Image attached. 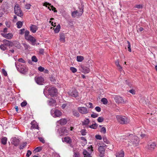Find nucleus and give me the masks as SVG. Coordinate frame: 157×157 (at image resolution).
<instances>
[{"label":"nucleus","instance_id":"obj_1","mask_svg":"<svg viewBox=\"0 0 157 157\" xmlns=\"http://www.w3.org/2000/svg\"><path fill=\"white\" fill-rule=\"evenodd\" d=\"M128 138L129 140V142L130 143V144L129 143L128 144V146L132 145L133 146L136 147L139 144L140 140L137 136L133 135V134H129Z\"/></svg>","mask_w":157,"mask_h":157},{"label":"nucleus","instance_id":"obj_2","mask_svg":"<svg viewBox=\"0 0 157 157\" xmlns=\"http://www.w3.org/2000/svg\"><path fill=\"white\" fill-rule=\"evenodd\" d=\"M15 66L17 70L21 73L25 74L28 71V68L25 64L15 62Z\"/></svg>","mask_w":157,"mask_h":157},{"label":"nucleus","instance_id":"obj_3","mask_svg":"<svg viewBox=\"0 0 157 157\" xmlns=\"http://www.w3.org/2000/svg\"><path fill=\"white\" fill-rule=\"evenodd\" d=\"M29 31L26 30L25 31L24 37L25 39L28 41H29L33 45H35V42L36 40L35 38L30 35L29 34Z\"/></svg>","mask_w":157,"mask_h":157},{"label":"nucleus","instance_id":"obj_4","mask_svg":"<svg viewBox=\"0 0 157 157\" xmlns=\"http://www.w3.org/2000/svg\"><path fill=\"white\" fill-rule=\"evenodd\" d=\"M57 91V90L55 87H52L48 89V94H46L45 90H44V93L47 98H49V95L51 97H54Z\"/></svg>","mask_w":157,"mask_h":157},{"label":"nucleus","instance_id":"obj_5","mask_svg":"<svg viewBox=\"0 0 157 157\" xmlns=\"http://www.w3.org/2000/svg\"><path fill=\"white\" fill-rule=\"evenodd\" d=\"M116 118L118 122L121 124H125L129 122L127 118L125 116L117 115Z\"/></svg>","mask_w":157,"mask_h":157},{"label":"nucleus","instance_id":"obj_6","mask_svg":"<svg viewBox=\"0 0 157 157\" xmlns=\"http://www.w3.org/2000/svg\"><path fill=\"white\" fill-rule=\"evenodd\" d=\"M87 150H84L83 153L84 157H92L91 156V154L93 151V147L92 145L89 146L87 148Z\"/></svg>","mask_w":157,"mask_h":157},{"label":"nucleus","instance_id":"obj_7","mask_svg":"<svg viewBox=\"0 0 157 157\" xmlns=\"http://www.w3.org/2000/svg\"><path fill=\"white\" fill-rule=\"evenodd\" d=\"M83 7L82 6L81 8H79V10H76L73 11L71 13V16L73 17H75L77 16H81L83 13Z\"/></svg>","mask_w":157,"mask_h":157},{"label":"nucleus","instance_id":"obj_8","mask_svg":"<svg viewBox=\"0 0 157 157\" xmlns=\"http://www.w3.org/2000/svg\"><path fill=\"white\" fill-rule=\"evenodd\" d=\"M14 11V13L17 15L21 17L23 16V13H22L21 9L18 4H16L15 5Z\"/></svg>","mask_w":157,"mask_h":157},{"label":"nucleus","instance_id":"obj_9","mask_svg":"<svg viewBox=\"0 0 157 157\" xmlns=\"http://www.w3.org/2000/svg\"><path fill=\"white\" fill-rule=\"evenodd\" d=\"M51 113L52 116L54 117H60L62 115L60 111L58 109H53L51 110Z\"/></svg>","mask_w":157,"mask_h":157},{"label":"nucleus","instance_id":"obj_10","mask_svg":"<svg viewBox=\"0 0 157 157\" xmlns=\"http://www.w3.org/2000/svg\"><path fill=\"white\" fill-rule=\"evenodd\" d=\"M156 144L155 142L149 143L146 147L147 149L149 151H153L155 148Z\"/></svg>","mask_w":157,"mask_h":157},{"label":"nucleus","instance_id":"obj_11","mask_svg":"<svg viewBox=\"0 0 157 157\" xmlns=\"http://www.w3.org/2000/svg\"><path fill=\"white\" fill-rule=\"evenodd\" d=\"M20 140L18 138L12 137L11 139V143L15 146H18L20 143Z\"/></svg>","mask_w":157,"mask_h":157},{"label":"nucleus","instance_id":"obj_12","mask_svg":"<svg viewBox=\"0 0 157 157\" xmlns=\"http://www.w3.org/2000/svg\"><path fill=\"white\" fill-rule=\"evenodd\" d=\"M78 110L80 113L82 114H86L89 113V110L85 107H78Z\"/></svg>","mask_w":157,"mask_h":157},{"label":"nucleus","instance_id":"obj_13","mask_svg":"<svg viewBox=\"0 0 157 157\" xmlns=\"http://www.w3.org/2000/svg\"><path fill=\"white\" fill-rule=\"evenodd\" d=\"M35 80L36 83L40 85H43L44 83V79L41 76L35 78Z\"/></svg>","mask_w":157,"mask_h":157},{"label":"nucleus","instance_id":"obj_14","mask_svg":"<svg viewBox=\"0 0 157 157\" xmlns=\"http://www.w3.org/2000/svg\"><path fill=\"white\" fill-rule=\"evenodd\" d=\"M60 136H62L64 135H67L68 133L67 130L65 127H62L58 130Z\"/></svg>","mask_w":157,"mask_h":157},{"label":"nucleus","instance_id":"obj_15","mask_svg":"<svg viewBox=\"0 0 157 157\" xmlns=\"http://www.w3.org/2000/svg\"><path fill=\"white\" fill-rule=\"evenodd\" d=\"M116 103H125L126 102L121 97L119 96H116L114 97Z\"/></svg>","mask_w":157,"mask_h":157},{"label":"nucleus","instance_id":"obj_16","mask_svg":"<svg viewBox=\"0 0 157 157\" xmlns=\"http://www.w3.org/2000/svg\"><path fill=\"white\" fill-rule=\"evenodd\" d=\"M68 94L69 96L75 98L78 97V91L75 90H73L71 91L68 92Z\"/></svg>","mask_w":157,"mask_h":157},{"label":"nucleus","instance_id":"obj_17","mask_svg":"<svg viewBox=\"0 0 157 157\" xmlns=\"http://www.w3.org/2000/svg\"><path fill=\"white\" fill-rule=\"evenodd\" d=\"M98 151L99 152V155L100 157H102L104 156L105 152V149L103 146H100L98 148Z\"/></svg>","mask_w":157,"mask_h":157},{"label":"nucleus","instance_id":"obj_18","mask_svg":"<svg viewBox=\"0 0 157 157\" xmlns=\"http://www.w3.org/2000/svg\"><path fill=\"white\" fill-rule=\"evenodd\" d=\"M1 34L3 37L9 40L11 39L13 36V35L11 33H1Z\"/></svg>","mask_w":157,"mask_h":157},{"label":"nucleus","instance_id":"obj_19","mask_svg":"<svg viewBox=\"0 0 157 157\" xmlns=\"http://www.w3.org/2000/svg\"><path fill=\"white\" fill-rule=\"evenodd\" d=\"M14 46L17 48L19 49L21 47V44L18 41L15 40L12 41V47Z\"/></svg>","mask_w":157,"mask_h":157},{"label":"nucleus","instance_id":"obj_20","mask_svg":"<svg viewBox=\"0 0 157 157\" xmlns=\"http://www.w3.org/2000/svg\"><path fill=\"white\" fill-rule=\"evenodd\" d=\"M48 105L50 106H53L56 105V102L55 100L51 98L47 101Z\"/></svg>","mask_w":157,"mask_h":157},{"label":"nucleus","instance_id":"obj_21","mask_svg":"<svg viewBox=\"0 0 157 157\" xmlns=\"http://www.w3.org/2000/svg\"><path fill=\"white\" fill-rule=\"evenodd\" d=\"M62 140L63 142H65L67 144H70L71 143L72 141L71 138L68 136L62 138Z\"/></svg>","mask_w":157,"mask_h":157},{"label":"nucleus","instance_id":"obj_22","mask_svg":"<svg viewBox=\"0 0 157 157\" xmlns=\"http://www.w3.org/2000/svg\"><path fill=\"white\" fill-rule=\"evenodd\" d=\"M30 31L33 33H35L38 29V27L36 25L31 24L30 27Z\"/></svg>","mask_w":157,"mask_h":157},{"label":"nucleus","instance_id":"obj_23","mask_svg":"<svg viewBox=\"0 0 157 157\" xmlns=\"http://www.w3.org/2000/svg\"><path fill=\"white\" fill-rule=\"evenodd\" d=\"M32 126L31 129H39V127L38 126V124L34 121H33L31 123Z\"/></svg>","mask_w":157,"mask_h":157},{"label":"nucleus","instance_id":"obj_24","mask_svg":"<svg viewBox=\"0 0 157 157\" xmlns=\"http://www.w3.org/2000/svg\"><path fill=\"white\" fill-rule=\"evenodd\" d=\"M90 122V120L88 118H85L82 122V125L88 127V125Z\"/></svg>","mask_w":157,"mask_h":157},{"label":"nucleus","instance_id":"obj_25","mask_svg":"<svg viewBox=\"0 0 157 157\" xmlns=\"http://www.w3.org/2000/svg\"><path fill=\"white\" fill-rule=\"evenodd\" d=\"M67 123V121L65 119H62L58 121L57 122V124H60L62 125L66 124Z\"/></svg>","mask_w":157,"mask_h":157},{"label":"nucleus","instance_id":"obj_26","mask_svg":"<svg viewBox=\"0 0 157 157\" xmlns=\"http://www.w3.org/2000/svg\"><path fill=\"white\" fill-rule=\"evenodd\" d=\"M59 40L60 41L64 43L65 41V34L63 33H59Z\"/></svg>","mask_w":157,"mask_h":157},{"label":"nucleus","instance_id":"obj_27","mask_svg":"<svg viewBox=\"0 0 157 157\" xmlns=\"http://www.w3.org/2000/svg\"><path fill=\"white\" fill-rule=\"evenodd\" d=\"M3 41L4 44L6 46L12 47V41L6 39L3 40Z\"/></svg>","mask_w":157,"mask_h":157},{"label":"nucleus","instance_id":"obj_28","mask_svg":"<svg viewBox=\"0 0 157 157\" xmlns=\"http://www.w3.org/2000/svg\"><path fill=\"white\" fill-rule=\"evenodd\" d=\"M124 153L123 151H121L120 152H117L116 154V157H124Z\"/></svg>","mask_w":157,"mask_h":157},{"label":"nucleus","instance_id":"obj_29","mask_svg":"<svg viewBox=\"0 0 157 157\" xmlns=\"http://www.w3.org/2000/svg\"><path fill=\"white\" fill-rule=\"evenodd\" d=\"M80 139L81 140V143L82 146H84L87 144V140L84 137H81Z\"/></svg>","mask_w":157,"mask_h":157},{"label":"nucleus","instance_id":"obj_30","mask_svg":"<svg viewBox=\"0 0 157 157\" xmlns=\"http://www.w3.org/2000/svg\"><path fill=\"white\" fill-rule=\"evenodd\" d=\"M82 72L84 73H88L90 72V69L89 68L86 67H82Z\"/></svg>","mask_w":157,"mask_h":157},{"label":"nucleus","instance_id":"obj_31","mask_svg":"<svg viewBox=\"0 0 157 157\" xmlns=\"http://www.w3.org/2000/svg\"><path fill=\"white\" fill-rule=\"evenodd\" d=\"M7 140V139L6 137H4L1 139L2 143L3 145H5Z\"/></svg>","mask_w":157,"mask_h":157},{"label":"nucleus","instance_id":"obj_32","mask_svg":"<svg viewBox=\"0 0 157 157\" xmlns=\"http://www.w3.org/2000/svg\"><path fill=\"white\" fill-rule=\"evenodd\" d=\"M98 125L96 123H95L88 126V127L92 129H96L98 127Z\"/></svg>","mask_w":157,"mask_h":157},{"label":"nucleus","instance_id":"obj_33","mask_svg":"<svg viewBox=\"0 0 157 157\" xmlns=\"http://www.w3.org/2000/svg\"><path fill=\"white\" fill-rule=\"evenodd\" d=\"M72 114L75 116L78 117L80 116V114L79 113L75 110H73L72 111Z\"/></svg>","mask_w":157,"mask_h":157},{"label":"nucleus","instance_id":"obj_34","mask_svg":"<svg viewBox=\"0 0 157 157\" xmlns=\"http://www.w3.org/2000/svg\"><path fill=\"white\" fill-rule=\"evenodd\" d=\"M60 25L59 24H58L56 28L55 29V30H54L55 32L56 33H58L60 31Z\"/></svg>","mask_w":157,"mask_h":157},{"label":"nucleus","instance_id":"obj_35","mask_svg":"<svg viewBox=\"0 0 157 157\" xmlns=\"http://www.w3.org/2000/svg\"><path fill=\"white\" fill-rule=\"evenodd\" d=\"M115 64L116 65L118 68V69L120 71H121L122 70V67L119 64V62L118 60H117L115 62Z\"/></svg>","mask_w":157,"mask_h":157},{"label":"nucleus","instance_id":"obj_36","mask_svg":"<svg viewBox=\"0 0 157 157\" xmlns=\"http://www.w3.org/2000/svg\"><path fill=\"white\" fill-rule=\"evenodd\" d=\"M84 59V57L82 56H78L77 57V61L78 62H81Z\"/></svg>","mask_w":157,"mask_h":157},{"label":"nucleus","instance_id":"obj_37","mask_svg":"<svg viewBox=\"0 0 157 157\" xmlns=\"http://www.w3.org/2000/svg\"><path fill=\"white\" fill-rule=\"evenodd\" d=\"M16 24L17 26V28L19 29L22 27L23 23L21 21H19L17 22Z\"/></svg>","mask_w":157,"mask_h":157},{"label":"nucleus","instance_id":"obj_38","mask_svg":"<svg viewBox=\"0 0 157 157\" xmlns=\"http://www.w3.org/2000/svg\"><path fill=\"white\" fill-rule=\"evenodd\" d=\"M101 101L103 103V104L104 105H106L108 103V101L106 98H102L101 99Z\"/></svg>","mask_w":157,"mask_h":157},{"label":"nucleus","instance_id":"obj_39","mask_svg":"<svg viewBox=\"0 0 157 157\" xmlns=\"http://www.w3.org/2000/svg\"><path fill=\"white\" fill-rule=\"evenodd\" d=\"M42 149V147H36L35 150H34V151H35V152H38L40 151Z\"/></svg>","mask_w":157,"mask_h":157},{"label":"nucleus","instance_id":"obj_40","mask_svg":"<svg viewBox=\"0 0 157 157\" xmlns=\"http://www.w3.org/2000/svg\"><path fill=\"white\" fill-rule=\"evenodd\" d=\"M80 132L82 136H85L86 135L87 132L85 129H82L80 131Z\"/></svg>","mask_w":157,"mask_h":157},{"label":"nucleus","instance_id":"obj_41","mask_svg":"<svg viewBox=\"0 0 157 157\" xmlns=\"http://www.w3.org/2000/svg\"><path fill=\"white\" fill-rule=\"evenodd\" d=\"M103 139L104 142L107 144H109V141L107 140L106 137H103Z\"/></svg>","mask_w":157,"mask_h":157},{"label":"nucleus","instance_id":"obj_42","mask_svg":"<svg viewBox=\"0 0 157 157\" xmlns=\"http://www.w3.org/2000/svg\"><path fill=\"white\" fill-rule=\"evenodd\" d=\"M26 144L27 143H23L20 146L19 149L21 150L23 149L26 146Z\"/></svg>","mask_w":157,"mask_h":157},{"label":"nucleus","instance_id":"obj_43","mask_svg":"<svg viewBox=\"0 0 157 157\" xmlns=\"http://www.w3.org/2000/svg\"><path fill=\"white\" fill-rule=\"evenodd\" d=\"M0 48L1 50L3 51H5L6 48V45L4 44L1 45L0 46Z\"/></svg>","mask_w":157,"mask_h":157},{"label":"nucleus","instance_id":"obj_44","mask_svg":"<svg viewBox=\"0 0 157 157\" xmlns=\"http://www.w3.org/2000/svg\"><path fill=\"white\" fill-rule=\"evenodd\" d=\"M70 70L73 73H74L76 72L77 71V69L76 68L73 67H71L70 68Z\"/></svg>","mask_w":157,"mask_h":157},{"label":"nucleus","instance_id":"obj_45","mask_svg":"<svg viewBox=\"0 0 157 157\" xmlns=\"http://www.w3.org/2000/svg\"><path fill=\"white\" fill-rule=\"evenodd\" d=\"M32 61L34 62H36L37 61V59L35 56H33L32 57Z\"/></svg>","mask_w":157,"mask_h":157},{"label":"nucleus","instance_id":"obj_46","mask_svg":"<svg viewBox=\"0 0 157 157\" xmlns=\"http://www.w3.org/2000/svg\"><path fill=\"white\" fill-rule=\"evenodd\" d=\"M97 120L99 122H102L104 121V119L102 117H99L98 118Z\"/></svg>","mask_w":157,"mask_h":157},{"label":"nucleus","instance_id":"obj_47","mask_svg":"<svg viewBox=\"0 0 157 157\" xmlns=\"http://www.w3.org/2000/svg\"><path fill=\"white\" fill-rule=\"evenodd\" d=\"M135 7L138 9H142L143 7V6L141 4H137L135 6Z\"/></svg>","mask_w":157,"mask_h":157},{"label":"nucleus","instance_id":"obj_48","mask_svg":"<svg viewBox=\"0 0 157 157\" xmlns=\"http://www.w3.org/2000/svg\"><path fill=\"white\" fill-rule=\"evenodd\" d=\"M100 132L103 133L104 134L106 132V129L104 127H102L101 130H100Z\"/></svg>","mask_w":157,"mask_h":157},{"label":"nucleus","instance_id":"obj_49","mask_svg":"<svg viewBox=\"0 0 157 157\" xmlns=\"http://www.w3.org/2000/svg\"><path fill=\"white\" fill-rule=\"evenodd\" d=\"M98 116V114L95 113H93V114L91 115V117L94 118H95L97 117Z\"/></svg>","mask_w":157,"mask_h":157},{"label":"nucleus","instance_id":"obj_50","mask_svg":"<svg viewBox=\"0 0 157 157\" xmlns=\"http://www.w3.org/2000/svg\"><path fill=\"white\" fill-rule=\"evenodd\" d=\"M2 73L5 76H7V73L6 71L4 69H2Z\"/></svg>","mask_w":157,"mask_h":157},{"label":"nucleus","instance_id":"obj_51","mask_svg":"<svg viewBox=\"0 0 157 157\" xmlns=\"http://www.w3.org/2000/svg\"><path fill=\"white\" fill-rule=\"evenodd\" d=\"M32 153V152L30 150H28L26 154V157H29Z\"/></svg>","mask_w":157,"mask_h":157},{"label":"nucleus","instance_id":"obj_52","mask_svg":"<svg viewBox=\"0 0 157 157\" xmlns=\"http://www.w3.org/2000/svg\"><path fill=\"white\" fill-rule=\"evenodd\" d=\"M73 157H79V154L78 152H74Z\"/></svg>","mask_w":157,"mask_h":157},{"label":"nucleus","instance_id":"obj_53","mask_svg":"<svg viewBox=\"0 0 157 157\" xmlns=\"http://www.w3.org/2000/svg\"><path fill=\"white\" fill-rule=\"evenodd\" d=\"M31 5L29 4H26L25 5V7L27 10L29 9L30 8Z\"/></svg>","mask_w":157,"mask_h":157},{"label":"nucleus","instance_id":"obj_54","mask_svg":"<svg viewBox=\"0 0 157 157\" xmlns=\"http://www.w3.org/2000/svg\"><path fill=\"white\" fill-rule=\"evenodd\" d=\"M27 104V103L26 101H24L21 104V107H24L26 106Z\"/></svg>","mask_w":157,"mask_h":157},{"label":"nucleus","instance_id":"obj_55","mask_svg":"<svg viewBox=\"0 0 157 157\" xmlns=\"http://www.w3.org/2000/svg\"><path fill=\"white\" fill-rule=\"evenodd\" d=\"M38 70L40 72H43L44 70V68L41 66H40L38 67Z\"/></svg>","mask_w":157,"mask_h":157},{"label":"nucleus","instance_id":"obj_56","mask_svg":"<svg viewBox=\"0 0 157 157\" xmlns=\"http://www.w3.org/2000/svg\"><path fill=\"white\" fill-rule=\"evenodd\" d=\"M128 92L132 94H135L136 93V91L134 89L130 90L128 91Z\"/></svg>","mask_w":157,"mask_h":157},{"label":"nucleus","instance_id":"obj_57","mask_svg":"<svg viewBox=\"0 0 157 157\" xmlns=\"http://www.w3.org/2000/svg\"><path fill=\"white\" fill-rule=\"evenodd\" d=\"M20 34L21 35H22L24 34V33H25V32H24L25 31V29H21L20 30Z\"/></svg>","mask_w":157,"mask_h":157},{"label":"nucleus","instance_id":"obj_58","mask_svg":"<svg viewBox=\"0 0 157 157\" xmlns=\"http://www.w3.org/2000/svg\"><path fill=\"white\" fill-rule=\"evenodd\" d=\"M23 44L25 49H27L29 47V45L26 44L24 43Z\"/></svg>","mask_w":157,"mask_h":157},{"label":"nucleus","instance_id":"obj_59","mask_svg":"<svg viewBox=\"0 0 157 157\" xmlns=\"http://www.w3.org/2000/svg\"><path fill=\"white\" fill-rule=\"evenodd\" d=\"M18 61L19 62L22 63H25V61L22 58L19 59H18Z\"/></svg>","mask_w":157,"mask_h":157},{"label":"nucleus","instance_id":"obj_60","mask_svg":"<svg viewBox=\"0 0 157 157\" xmlns=\"http://www.w3.org/2000/svg\"><path fill=\"white\" fill-rule=\"evenodd\" d=\"M38 139L42 143H45V140L43 138L41 137H40L38 138Z\"/></svg>","mask_w":157,"mask_h":157},{"label":"nucleus","instance_id":"obj_61","mask_svg":"<svg viewBox=\"0 0 157 157\" xmlns=\"http://www.w3.org/2000/svg\"><path fill=\"white\" fill-rule=\"evenodd\" d=\"M95 110L98 112H100L101 111V109L99 106L96 107L95 108Z\"/></svg>","mask_w":157,"mask_h":157},{"label":"nucleus","instance_id":"obj_62","mask_svg":"<svg viewBox=\"0 0 157 157\" xmlns=\"http://www.w3.org/2000/svg\"><path fill=\"white\" fill-rule=\"evenodd\" d=\"M96 138L98 140H101L102 139V137L101 136L99 135H97L95 136Z\"/></svg>","mask_w":157,"mask_h":157},{"label":"nucleus","instance_id":"obj_63","mask_svg":"<svg viewBox=\"0 0 157 157\" xmlns=\"http://www.w3.org/2000/svg\"><path fill=\"white\" fill-rule=\"evenodd\" d=\"M51 5V4L49 3L45 2L43 3V6L47 7V6H50Z\"/></svg>","mask_w":157,"mask_h":157},{"label":"nucleus","instance_id":"obj_64","mask_svg":"<svg viewBox=\"0 0 157 157\" xmlns=\"http://www.w3.org/2000/svg\"><path fill=\"white\" fill-rule=\"evenodd\" d=\"M5 24L7 27L9 28L10 27V23L8 21H6L5 22Z\"/></svg>","mask_w":157,"mask_h":157}]
</instances>
